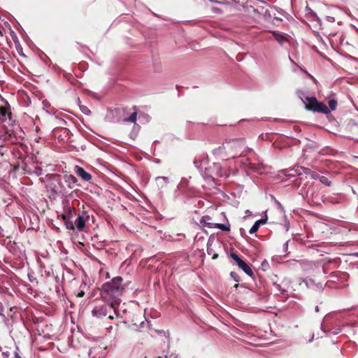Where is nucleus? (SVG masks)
Instances as JSON below:
<instances>
[{"mask_svg": "<svg viewBox=\"0 0 358 358\" xmlns=\"http://www.w3.org/2000/svg\"><path fill=\"white\" fill-rule=\"evenodd\" d=\"M222 149L229 157L232 158L241 157L249 151L244 139H234L226 142L223 144Z\"/></svg>", "mask_w": 358, "mask_h": 358, "instance_id": "1", "label": "nucleus"}, {"mask_svg": "<svg viewBox=\"0 0 358 358\" xmlns=\"http://www.w3.org/2000/svg\"><path fill=\"white\" fill-rule=\"evenodd\" d=\"M211 221H212V217L210 216L204 215L201 217L200 222L203 226L207 227L208 228H217V229H221L224 231H230L229 226H226L223 224L213 223Z\"/></svg>", "mask_w": 358, "mask_h": 358, "instance_id": "2", "label": "nucleus"}, {"mask_svg": "<svg viewBox=\"0 0 358 358\" xmlns=\"http://www.w3.org/2000/svg\"><path fill=\"white\" fill-rule=\"evenodd\" d=\"M114 294L115 292H101L103 300L112 308H115V306L119 305L120 303L119 296H115Z\"/></svg>", "mask_w": 358, "mask_h": 358, "instance_id": "3", "label": "nucleus"}, {"mask_svg": "<svg viewBox=\"0 0 358 358\" xmlns=\"http://www.w3.org/2000/svg\"><path fill=\"white\" fill-rule=\"evenodd\" d=\"M230 257L233 260L236 262L238 267L242 269L246 274H248L250 276H252L253 275L252 270L250 268L249 265L245 263L243 260H242L238 255H236L234 252H231L230 255Z\"/></svg>", "mask_w": 358, "mask_h": 358, "instance_id": "4", "label": "nucleus"}, {"mask_svg": "<svg viewBox=\"0 0 358 358\" xmlns=\"http://www.w3.org/2000/svg\"><path fill=\"white\" fill-rule=\"evenodd\" d=\"M122 278L120 276L114 278L107 286L109 287L110 291H122L124 288L122 285ZM103 291H109L108 289L105 288Z\"/></svg>", "mask_w": 358, "mask_h": 358, "instance_id": "5", "label": "nucleus"}, {"mask_svg": "<svg viewBox=\"0 0 358 358\" xmlns=\"http://www.w3.org/2000/svg\"><path fill=\"white\" fill-rule=\"evenodd\" d=\"M75 172L78 176H79L84 181H90L92 179V176L88 172L85 171V169L80 166H76Z\"/></svg>", "mask_w": 358, "mask_h": 358, "instance_id": "6", "label": "nucleus"}, {"mask_svg": "<svg viewBox=\"0 0 358 358\" xmlns=\"http://www.w3.org/2000/svg\"><path fill=\"white\" fill-rule=\"evenodd\" d=\"M75 225L78 231H82L84 230L85 227V220L83 216L78 215L75 221Z\"/></svg>", "mask_w": 358, "mask_h": 358, "instance_id": "7", "label": "nucleus"}, {"mask_svg": "<svg viewBox=\"0 0 358 358\" xmlns=\"http://www.w3.org/2000/svg\"><path fill=\"white\" fill-rule=\"evenodd\" d=\"M8 116L10 119H11V113L8 112V108L6 107L1 106L0 107V121L4 122L6 120V117Z\"/></svg>", "mask_w": 358, "mask_h": 358, "instance_id": "8", "label": "nucleus"}, {"mask_svg": "<svg viewBox=\"0 0 358 358\" xmlns=\"http://www.w3.org/2000/svg\"><path fill=\"white\" fill-rule=\"evenodd\" d=\"M307 101L308 104L306 106L307 108L311 110H315L318 102L315 97H308Z\"/></svg>", "mask_w": 358, "mask_h": 358, "instance_id": "9", "label": "nucleus"}, {"mask_svg": "<svg viewBox=\"0 0 358 358\" xmlns=\"http://www.w3.org/2000/svg\"><path fill=\"white\" fill-rule=\"evenodd\" d=\"M66 182H68V185L70 188H73L75 184L78 182V179L73 175L66 176Z\"/></svg>", "mask_w": 358, "mask_h": 358, "instance_id": "10", "label": "nucleus"}, {"mask_svg": "<svg viewBox=\"0 0 358 358\" xmlns=\"http://www.w3.org/2000/svg\"><path fill=\"white\" fill-rule=\"evenodd\" d=\"M92 315L97 317H101L106 315V311L102 307H96L92 310Z\"/></svg>", "mask_w": 358, "mask_h": 358, "instance_id": "11", "label": "nucleus"}, {"mask_svg": "<svg viewBox=\"0 0 358 358\" xmlns=\"http://www.w3.org/2000/svg\"><path fill=\"white\" fill-rule=\"evenodd\" d=\"M314 111L327 114L329 112V110L325 104L318 102V104Z\"/></svg>", "mask_w": 358, "mask_h": 358, "instance_id": "12", "label": "nucleus"}, {"mask_svg": "<svg viewBox=\"0 0 358 358\" xmlns=\"http://www.w3.org/2000/svg\"><path fill=\"white\" fill-rule=\"evenodd\" d=\"M156 358H178V355L170 352L169 350H164L162 355L157 356Z\"/></svg>", "mask_w": 358, "mask_h": 358, "instance_id": "13", "label": "nucleus"}, {"mask_svg": "<svg viewBox=\"0 0 358 358\" xmlns=\"http://www.w3.org/2000/svg\"><path fill=\"white\" fill-rule=\"evenodd\" d=\"M273 36L274 38L280 44H282L284 42L287 41L286 38L284 36L275 31H273Z\"/></svg>", "mask_w": 358, "mask_h": 358, "instance_id": "14", "label": "nucleus"}, {"mask_svg": "<svg viewBox=\"0 0 358 358\" xmlns=\"http://www.w3.org/2000/svg\"><path fill=\"white\" fill-rule=\"evenodd\" d=\"M137 117V112L132 113L129 117H126L123 119L124 122H129L131 123H136Z\"/></svg>", "mask_w": 358, "mask_h": 358, "instance_id": "15", "label": "nucleus"}, {"mask_svg": "<svg viewBox=\"0 0 358 358\" xmlns=\"http://www.w3.org/2000/svg\"><path fill=\"white\" fill-rule=\"evenodd\" d=\"M260 224H261V221L260 220H257L255 222V224L252 225V227L250 228V231H249V233L250 234H255V232H257L260 227Z\"/></svg>", "mask_w": 358, "mask_h": 358, "instance_id": "16", "label": "nucleus"}, {"mask_svg": "<svg viewBox=\"0 0 358 358\" xmlns=\"http://www.w3.org/2000/svg\"><path fill=\"white\" fill-rule=\"evenodd\" d=\"M319 180L322 184L327 186H331V182L325 176H320Z\"/></svg>", "mask_w": 358, "mask_h": 358, "instance_id": "17", "label": "nucleus"}, {"mask_svg": "<svg viewBox=\"0 0 358 358\" xmlns=\"http://www.w3.org/2000/svg\"><path fill=\"white\" fill-rule=\"evenodd\" d=\"M329 106L331 110H335L337 106V101L334 99H331L329 101Z\"/></svg>", "mask_w": 358, "mask_h": 358, "instance_id": "18", "label": "nucleus"}, {"mask_svg": "<svg viewBox=\"0 0 358 358\" xmlns=\"http://www.w3.org/2000/svg\"><path fill=\"white\" fill-rule=\"evenodd\" d=\"M9 356L8 351H3L0 346V358H8Z\"/></svg>", "mask_w": 358, "mask_h": 358, "instance_id": "19", "label": "nucleus"}, {"mask_svg": "<svg viewBox=\"0 0 358 358\" xmlns=\"http://www.w3.org/2000/svg\"><path fill=\"white\" fill-rule=\"evenodd\" d=\"M0 315H3V306L2 303L0 302Z\"/></svg>", "mask_w": 358, "mask_h": 358, "instance_id": "20", "label": "nucleus"}, {"mask_svg": "<svg viewBox=\"0 0 358 358\" xmlns=\"http://www.w3.org/2000/svg\"><path fill=\"white\" fill-rule=\"evenodd\" d=\"M320 177V176L317 173H312V178H313L316 179V178H319Z\"/></svg>", "mask_w": 358, "mask_h": 358, "instance_id": "21", "label": "nucleus"}, {"mask_svg": "<svg viewBox=\"0 0 358 358\" xmlns=\"http://www.w3.org/2000/svg\"><path fill=\"white\" fill-rule=\"evenodd\" d=\"M67 225V228L68 229H74V226L72 223H70V224H66Z\"/></svg>", "mask_w": 358, "mask_h": 358, "instance_id": "22", "label": "nucleus"}, {"mask_svg": "<svg viewBox=\"0 0 358 358\" xmlns=\"http://www.w3.org/2000/svg\"><path fill=\"white\" fill-rule=\"evenodd\" d=\"M303 171H304V173L306 174H308L310 173V169H308V168H303Z\"/></svg>", "mask_w": 358, "mask_h": 358, "instance_id": "23", "label": "nucleus"}, {"mask_svg": "<svg viewBox=\"0 0 358 358\" xmlns=\"http://www.w3.org/2000/svg\"><path fill=\"white\" fill-rule=\"evenodd\" d=\"M85 294V292H78V297H83Z\"/></svg>", "mask_w": 358, "mask_h": 358, "instance_id": "24", "label": "nucleus"}, {"mask_svg": "<svg viewBox=\"0 0 358 358\" xmlns=\"http://www.w3.org/2000/svg\"><path fill=\"white\" fill-rule=\"evenodd\" d=\"M83 111L87 114V112H90V110L87 108V107H85L83 109Z\"/></svg>", "mask_w": 358, "mask_h": 358, "instance_id": "25", "label": "nucleus"}, {"mask_svg": "<svg viewBox=\"0 0 358 358\" xmlns=\"http://www.w3.org/2000/svg\"><path fill=\"white\" fill-rule=\"evenodd\" d=\"M267 265H268V263L266 262V261L263 262L262 264V267H264V266H266Z\"/></svg>", "mask_w": 358, "mask_h": 358, "instance_id": "26", "label": "nucleus"}, {"mask_svg": "<svg viewBox=\"0 0 358 358\" xmlns=\"http://www.w3.org/2000/svg\"><path fill=\"white\" fill-rule=\"evenodd\" d=\"M217 257H218V254L215 253V254H214V255H213V259H217Z\"/></svg>", "mask_w": 358, "mask_h": 358, "instance_id": "27", "label": "nucleus"}, {"mask_svg": "<svg viewBox=\"0 0 358 358\" xmlns=\"http://www.w3.org/2000/svg\"><path fill=\"white\" fill-rule=\"evenodd\" d=\"M261 221V224H265L266 223V220H259Z\"/></svg>", "mask_w": 358, "mask_h": 358, "instance_id": "28", "label": "nucleus"}, {"mask_svg": "<svg viewBox=\"0 0 358 358\" xmlns=\"http://www.w3.org/2000/svg\"><path fill=\"white\" fill-rule=\"evenodd\" d=\"M315 311L319 312V307L317 306L315 307Z\"/></svg>", "mask_w": 358, "mask_h": 358, "instance_id": "29", "label": "nucleus"}, {"mask_svg": "<svg viewBox=\"0 0 358 358\" xmlns=\"http://www.w3.org/2000/svg\"><path fill=\"white\" fill-rule=\"evenodd\" d=\"M62 217H63V219H64V220H66V215H62Z\"/></svg>", "mask_w": 358, "mask_h": 358, "instance_id": "30", "label": "nucleus"}, {"mask_svg": "<svg viewBox=\"0 0 358 358\" xmlns=\"http://www.w3.org/2000/svg\"><path fill=\"white\" fill-rule=\"evenodd\" d=\"M234 272H231V275L234 277Z\"/></svg>", "mask_w": 358, "mask_h": 358, "instance_id": "31", "label": "nucleus"}, {"mask_svg": "<svg viewBox=\"0 0 358 358\" xmlns=\"http://www.w3.org/2000/svg\"><path fill=\"white\" fill-rule=\"evenodd\" d=\"M234 287H238V284H235Z\"/></svg>", "mask_w": 358, "mask_h": 358, "instance_id": "32", "label": "nucleus"}, {"mask_svg": "<svg viewBox=\"0 0 358 358\" xmlns=\"http://www.w3.org/2000/svg\"><path fill=\"white\" fill-rule=\"evenodd\" d=\"M109 318L113 319V316H109Z\"/></svg>", "mask_w": 358, "mask_h": 358, "instance_id": "33", "label": "nucleus"}, {"mask_svg": "<svg viewBox=\"0 0 358 358\" xmlns=\"http://www.w3.org/2000/svg\"><path fill=\"white\" fill-rule=\"evenodd\" d=\"M145 358H147V357H145Z\"/></svg>", "mask_w": 358, "mask_h": 358, "instance_id": "34", "label": "nucleus"}]
</instances>
